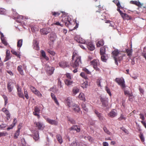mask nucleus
Masks as SVG:
<instances>
[{
  "label": "nucleus",
  "mask_w": 146,
  "mask_h": 146,
  "mask_svg": "<svg viewBox=\"0 0 146 146\" xmlns=\"http://www.w3.org/2000/svg\"><path fill=\"white\" fill-rule=\"evenodd\" d=\"M34 110L35 112L38 113H39L40 111L39 109L37 106H36L35 107Z\"/></svg>",
  "instance_id": "54"
},
{
  "label": "nucleus",
  "mask_w": 146,
  "mask_h": 146,
  "mask_svg": "<svg viewBox=\"0 0 146 146\" xmlns=\"http://www.w3.org/2000/svg\"><path fill=\"white\" fill-rule=\"evenodd\" d=\"M18 94L19 97L22 98H23V94L22 93H21V92H18Z\"/></svg>",
  "instance_id": "58"
},
{
  "label": "nucleus",
  "mask_w": 146,
  "mask_h": 146,
  "mask_svg": "<svg viewBox=\"0 0 146 146\" xmlns=\"http://www.w3.org/2000/svg\"><path fill=\"white\" fill-rule=\"evenodd\" d=\"M56 36L54 32H52L50 35L49 39L52 41H54L56 39Z\"/></svg>",
  "instance_id": "11"
},
{
  "label": "nucleus",
  "mask_w": 146,
  "mask_h": 146,
  "mask_svg": "<svg viewBox=\"0 0 146 146\" xmlns=\"http://www.w3.org/2000/svg\"><path fill=\"white\" fill-rule=\"evenodd\" d=\"M34 44V48L35 50H38L39 49V46L38 45V44L37 43V42L36 40H34L33 42Z\"/></svg>",
  "instance_id": "23"
},
{
  "label": "nucleus",
  "mask_w": 146,
  "mask_h": 146,
  "mask_svg": "<svg viewBox=\"0 0 146 146\" xmlns=\"http://www.w3.org/2000/svg\"><path fill=\"white\" fill-rule=\"evenodd\" d=\"M98 117H99L100 120L101 121H102L104 120V118L102 116V114H101L100 115H99Z\"/></svg>",
  "instance_id": "49"
},
{
  "label": "nucleus",
  "mask_w": 146,
  "mask_h": 146,
  "mask_svg": "<svg viewBox=\"0 0 146 146\" xmlns=\"http://www.w3.org/2000/svg\"><path fill=\"white\" fill-rule=\"evenodd\" d=\"M6 134V133H4L3 132H0V137L5 136Z\"/></svg>",
  "instance_id": "62"
},
{
  "label": "nucleus",
  "mask_w": 146,
  "mask_h": 146,
  "mask_svg": "<svg viewBox=\"0 0 146 146\" xmlns=\"http://www.w3.org/2000/svg\"><path fill=\"white\" fill-rule=\"evenodd\" d=\"M35 94L40 97H41L42 96V94L38 90L36 91V92H35Z\"/></svg>",
  "instance_id": "41"
},
{
  "label": "nucleus",
  "mask_w": 146,
  "mask_h": 146,
  "mask_svg": "<svg viewBox=\"0 0 146 146\" xmlns=\"http://www.w3.org/2000/svg\"><path fill=\"white\" fill-rule=\"evenodd\" d=\"M79 90L77 87H74L73 88L72 92L74 95L76 94L79 92Z\"/></svg>",
  "instance_id": "21"
},
{
  "label": "nucleus",
  "mask_w": 146,
  "mask_h": 146,
  "mask_svg": "<svg viewBox=\"0 0 146 146\" xmlns=\"http://www.w3.org/2000/svg\"><path fill=\"white\" fill-rule=\"evenodd\" d=\"M103 144L104 146H108V144L107 142H104Z\"/></svg>",
  "instance_id": "64"
},
{
  "label": "nucleus",
  "mask_w": 146,
  "mask_h": 146,
  "mask_svg": "<svg viewBox=\"0 0 146 146\" xmlns=\"http://www.w3.org/2000/svg\"><path fill=\"white\" fill-rule=\"evenodd\" d=\"M24 94H25V96L27 99L29 98V96L27 94V91H25V90H24Z\"/></svg>",
  "instance_id": "60"
},
{
  "label": "nucleus",
  "mask_w": 146,
  "mask_h": 146,
  "mask_svg": "<svg viewBox=\"0 0 146 146\" xmlns=\"http://www.w3.org/2000/svg\"><path fill=\"white\" fill-rule=\"evenodd\" d=\"M70 146H81L80 144L76 141H74L71 144Z\"/></svg>",
  "instance_id": "29"
},
{
  "label": "nucleus",
  "mask_w": 146,
  "mask_h": 146,
  "mask_svg": "<svg viewBox=\"0 0 146 146\" xmlns=\"http://www.w3.org/2000/svg\"><path fill=\"white\" fill-rule=\"evenodd\" d=\"M70 130H74L76 131L77 132H79L80 131V128L79 126L77 125H73L69 128Z\"/></svg>",
  "instance_id": "12"
},
{
  "label": "nucleus",
  "mask_w": 146,
  "mask_h": 146,
  "mask_svg": "<svg viewBox=\"0 0 146 146\" xmlns=\"http://www.w3.org/2000/svg\"><path fill=\"white\" fill-rule=\"evenodd\" d=\"M83 70L88 74H90V72L86 68H84Z\"/></svg>",
  "instance_id": "56"
},
{
  "label": "nucleus",
  "mask_w": 146,
  "mask_h": 146,
  "mask_svg": "<svg viewBox=\"0 0 146 146\" xmlns=\"http://www.w3.org/2000/svg\"><path fill=\"white\" fill-rule=\"evenodd\" d=\"M101 55V60L104 62H106L108 58L107 55L106 54H104Z\"/></svg>",
  "instance_id": "20"
},
{
  "label": "nucleus",
  "mask_w": 146,
  "mask_h": 146,
  "mask_svg": "<svg viewBox=\"0 0 146 146\" xmlns=\"http://www.w3.org/2000/svg\"><path fill=\"white\" fill-rule=\"evenodd\" d=\"M51 31V29L50 28H44L41 29L40 32L43 35H47Z\"/></svg>",
  "instance_id": "8"
},
{
  "label": "nucleus",
  "mask_w": 146,
  "mask_h": 146,
  "mask_svg": "<svg viewBox=\"0 0 146 146\" xmlns=\"http://www.w3.org/2000/svg\"><path fill=\"white\" fill-rule=\"evenodd\" d=\"M7 126V125L5 124L2 123L0 125V129H2L5 127Z\"/></svg>",
  "instance_id": "52"
},
{
  "label": "nucleus",
  "mask_w": 146,
  "mask_h": 146,
  "mask_svg": "<svg viewBox=\"0 0 146 146\" xmlns=\"http://www.w3.org/2000/svg\"><path fill=\"white\" fill-rule=\"evenodd\" d=\"M88 86V84L87 82H84L82 84V87L83 88H86Z\"/></svg>",
  "instance_id": "45"
},
{
  "label": "nucleus",
  "mask_w": 146,
  "mask_h": 146,
  "mask_svg": "<svg viewBox=\"0 0 146 146\" xmlns=\"http://www.w3.org/2000/svg\"><path fill=\"white\" fill-rule=\"evenodd\" d=\"M66 76L68 78V79H71V76L70 75V74L69 73H67L66 74Z\"/></svg>",
  "instance_id": "59"
},
{
  "label": "nucleus",
  "mask_w": 146,
  "mask_h": 146,
  "mask_svg": "<svg viewBox=\"0 0 146 146\" xmlns=\"http://www.w3.org/2000/svg\"><path fill=\"white\" fill-rule=\"evenodd\" d=\"M105 52V48L104 47H102L100 49V55H102L106 54Z\"/></svg>",
  "instance_id": "28"
},
{
  "label": "nucleus",
  "mask_w": 146,
  "mask_h": 146,
  "mask_svg": "<svg viewBox=\"0 0 146 146\" xmlns=\"http://www.w3.org/2000/svg\"><path fill=\"white\" fill-rule=\"evenodd\" d=\"M100 101L102 103V106L104 107H107L108 105V98H103L100 97Z\"/></svg>",
  "instance_id": "4"
},
{
  "label": "nucleus",
  "mask_w": 146,
  "mask_h": 146,
  "mask_svg": "<svg viewBox=\"0 0 146 146\" xmlns=\"http://www.w3.org/2000/svg\"><path fill=\"white\" fill-rule=\"evenodd\" d=\"M10 51L7 50L6 52V56L4 60V61L6 62L11 58V56H10Z\"/></svg>",
  "instance_id": "15"
},
{
  "label": "nucleus",
  "mask_w": 146,
  "mask_h": 146,
  "mask_svg": "<svg viewBox=\"0 0 146 146\" xmlns=\"http://www.w3.org/2000/svg\"><path fill=\"white\" fill-rule=\"evenodd\" d=\"M41 53L43 57L46 60H48V58L46 56L45 52L44 51L41 50Z\"/></svg>",
  "instance_id": "32"
},
{
  "label": "nucleus",
  "mask_w": 146,
  "mask_h": 146,
  "mask_svg": "<svg viewBox=\"0 0 146 146\" xmlns=\"http://www.w3.org/2000/svg\"><path fill=\"white\" fill-rule=\"evenodd\" d=\"M106 90L107 92L110 95V96H111V92H110V90L107 87H106Z\"/></svg>",
  "instance_id": "57"
},
{
  "label": "nucleus",
  "mask_w": 146,
  "mask_h": 146,
  "mask_svg": "<svg viewBox=\"0 0 146 146\" xmlns=\"http://www.w3.org/2000/svg\"><path fill=\"white\" fill-rule=\"evenodd\" d=\"M45 68H46V72L50 75H51L53 73L54 70V67L49 66L48 64L46 65Z\"/></svg>",
  "instance_id": "3"
},
{
  "label": "nucleus",
  "mask_w": 146,
  "mask_h": 146,
  "mask_svg": "<svg viewBox=\"0 0 146 146\" xmlns=\"http://www.w3.org/2000/svg\"><path fill=\"white\" fill-rule=\"evenodd\" d=\"M115 111H116L114 110H112L109 113V116L111 117H115L117 115V113Z\"/></svg>",
  "instance_id": "18"
},
{
  "label": "nucleus",
  "mask_w": 146,
  "mask_h": 146,
  "mask_svg": "<svg viewBox=\"0 0 146 146\" xmlns=\"http://www.w3.org/2000/svg\"><path fill=\"white\" fill-rule=\"evenodd\" d=\"M68 121H70L72 124H75V121L73 119H72L71 118H68Z\"/></svg>",
  "instance_id": "40"
},
{
  "label": "nucleus",
  "mask_w": 146,
  "mask_h": 146,
  "mask_svg": "<svg viewBox=\"0 0 146 146\" xmlns=\"http://www.w3.org/2000/svg\"><path fill=\"white\" fill-rule=\"evenodd\" d=\"M77 41L78 43L81 44H85L86 42L85 40L82 38H79L77 40Z\"/></svg>",
  "instance_id": "30"
},
{
  "label": "nucleus",
  "mask_w": 146,
  "mask_h": 146,
  "mask_svg": "<svg viewBox=\"0 0 146 146\" xmlns=\"http://www.w3.org/2000/svg\"><path fill=\"white\" fill-rule=\"evenodd\" d=\"M113 2L116 3L118 7H120V4L118 1L115 0L113 1Z\"/></svg>",
  "instance_id": "47"
},
{
  "label": "nucleus",
  "mask_w": 146,
  "mask_h": 146,
  "mask_svg": "<svg viewBox=\"0 0 146 146\" xmlns=\"http://www.w3.org/2000/svg\"><path fill=\"white\" fill-rule=\"evenodd\" d=\"M115 81L120 86L121 88L122 89L124 88L125 87L124 80L123 78H117L115 80Z\"/></svg>",
  "instance_id": "2"
},
{
  "label": "nucleus",
  "mask_w": 146,
  "mask_h": 146,
  "mask_svg": "<svg viewBox=\"0 0 146 146\" xmlns=\"http://www.w3.org/2000/svg\"><path fill=\"white\" fill-rule=\"evenodd\" d=\"M118 119L119 121H121L122 119L125 120V117H124L123 115H121Z\"/></svg>",
  "instance_id": "51"
},
{
  "label": "nucleus",
  "mask_w": 146,
  "mask_h": 146,
  "mask_svg": "<svg viewBox=\"0 0 146 146\" xmlns=\"http://www.w3.org/2000/svg\"><path fill=\"white\" fill-rule=\"evenodd\" d=\"M47 51L48 53H49L50 54L52 55H54L55 54V53L54 52L52 51L49 49H48L47 50Z\"/></svg>",
  "instance_id": "44"
},
{
  "label": "nucleus",
  "mask_w": 146,
  "mask_h": 146,
  "mask_svg": "<svg viewBox=\"0 0 146 146\" xmlns=\"http://www.w3.org/2000/svg\"><path fill=\"white\" fill-rule=\"evenodd\" d=\"M19 128L18 130L17 131L16 133L14 134V137L15 139H17L18 137V136L19 135V131H20Z\"/></svg>",
  "instance_id": "33"
},
{
  "label": "nucleus",
  "mask_w": 146,
  "mask_h": 146,
  "mask_svg": "<svg viewBox=\"0 0 146 146\" xmlns=\"http://www.w3.org/2000/svg\"><path fill=\"white\" fill-rule=\"evenodd\" d=\"M65 83L66 85L68 86H70L73 84V81L70 79H67L65 80Z\"/></svg>",
  "instance_id": "16"
},
{
  "label": "nucleus",
  "mask_w": 146,
  "mask_h": 146,
  "mask_svg": "<svg viewBox=\"0 0 146 146\" xmlns=\"http://www.w3.org/2000/svg\"><path fill=\"white\" fill-rule=\"evenodd\" d=\"M58 87H59V88H61L62 87V86L61 84V81H60L59 80H58Z\"/></svg>",
  "instance_id": "50"
},
{
  "label": "nucleus",
  "mask_w": 146,
  "mask_h": 146,
  "mask_svg": "<svg viewBox=\"0 0 146 146\" xmlns=\"http://www.w3.org/2000/svg\"><path fill=\"white\" fill-rule=\"evenodd\" d=\"M56 138L58 141L60 143H61L62 142L63 140L62 138V137L60 135H57L56 136Z\"/></svg>",
  "instance_id": "27"
},
{
  "label": "nucleus",
  "mask_w": 146,
  "mask_h": 146,
  "mask_svg": "<svg viewBox=\"0 0 146 146\" xmlns=\"http://www.w3.org/2000/svg\"><path fill=\"white\" fill-rule=\"evenodd\" d=\"M5 113L6 114L7 117V119L9 120L10 119V115L9 113V111L7 110L6 111Z\"/></svg>",
  "instance_id": "36"
},
{
  "label": "nucleus",
  "mask_w": 146,
  "mask_h": 146,
  "mask_svg": "<svg viewBox=\"0 0 146 146\" xmlns=\"http://www.w3.org/2000/svg\"><path fill=\"white\" fill-rule=\"evenodd\" d=\"M14 84L12 81L9 82L7 84V88L9 92L13 90Z\"/></svg>",
  "instance_id": "9"
},
{
  "label": "nucleus",
  "mask_w": 146,
  "mask_h": 146,
  "mask_svg": "<svg viewBox=\"0 0 146 146\" xmlns=\"http://www.w3.org/2000/svg\"><path fill=\"white\" fill-rule=\"evenodd\" d=\"M140 138L141 139V140L143 142L144 141V137L143 134L141 133L140 134Z\"/></svg>",
  "instance_id": "48"
},
{
  "label": "nucleus",
  "mask_w": 146,
  "mask_h": 146,
  "mask_svg": "<svg viewBox=\"0 0 146 146\" xmlns=\"http://www.w3.org/2000/svg\"><path fill=\"white\" fill-rule=\"evenodd\" d=\"M11 52L13 54L16 55L18 57H19L20 55L19 52H16L14 50H11Z\"/></svg>",
  "instance_id": "37"
},
{
  "label": "nucleus",
  "mask_w": 146,
  "mask_h": 146,
  "mask_svg": "<svg viewBox=\"0 0 146 146\" xmlns=\"http://www.w3.org/2000/svg\"><path fill=\"white\" fill-rule=\"evenodd\" d=\"M127 55L128 56H129L131 55L132 52L131 50H127Z\"/></svg>",
  "instance_id": "55"
},
{
  "label": "nucleus",
  "mask_w": 146,
  "mask_h": 146,
  "mask_svg": "<svg viewBox=\"0 0 146 146\" xmlns=\"http://www.w3.org/2000/svg\"><path fill=\"white\" fill-rule=\"evenodd\" d=\"M72 108L73 110L76 112H78L80 110V108L79 107L75 104L73 105V106Z\"/></svg>",
  "instance_id": "17"
},
{
  "label": "nucleus",
  "mask_w": 146,
  "mask_h": 146,
  "mask_svg": "<svg viewBox=\"0 0 146 146\" xmlns=\"http://www.w3.org/2000/svg\"><path fill=\"white\" fill-rule=\"evenodd\" d=\"M22 66L21 65L17 67V70L20 74L21 75H23V70L22 69Z\"/></svg>",
  "instance_id": "25"
},
{
  "label": "nucleus",
  "mask_w": 146,
  "mask_h": 146,
  "mask_svg": "<svg viewBox=\"0 0 146 146\" xmlns=\"http://www.w3.org/2000/svg\"><path fill=\"white\" fill-rule=\"evenodd\" d=\"M72 59V61L70 64L71 66L74 68L78 67L81 64V57L77 55L75 56L73 55Z\"/></svg>",
  "instance_id": "1"
},
{
  "label": "nucleus",
  "mask_w": 146,
  "mask_h": 146,
  "mask_svg": "<svg viewBox=\"0 0 146 146\" xmlns=\"http://www.w3.org/2000/svg\"><path fill=\"white\" fill-rule=\"evenodd\" d=\"M112 53L113 56H117L119 54V52L118 50L115 49L112 52Z\"/></svg>",
  "instance_id": "31"
},
{
  "label": "nucleus",
  "mask_w": 146,
  "mask_h": 146,
  "mask_svg": "<svg viewBox=\"0 0 146 146\" xmlns=\"http://www.w3.org/2000/svg\"><path fill=\"white\" fill-rule=\"evenodd\" d=\"M82 106L83 109L86 111H88V109L86 108L85 104L83 103H82Z\"/></svg>",
  "instance_id": "34"
},
{
  "label": "nucleus",
  "mask_w": 146,
  "mask_h": 146,
  "mask_svg": "<svg viewBox=\"0 0 146 146\" xmlns=\"http://www.w3.org/2000/svg\"><path fill=\"white\" fill-rule=\"evenodd\" d=\"M98 42L99 43V44H100L101 46L103 45L104 44L103 41V40H100Z\"/></svg>",
  "instance_id": "63"
},
{
  "label": "nucleus",
  "mask_w": 146,
  "mask_h": 146,
  "mask_svg": "<svg viewBox=\"0 0 146 146\" xmlns=\"http://www.w3.org/2000/svg\"><path fill=\"white\" fill-rule=\"evenodd\" d=\"M66 103L67 105L69 107H72L73 105L75 104L73 103L71 99L70 98H68L66 100Z\"/></svg>",
  "instance_id": "10"
},
{
  "label": "nucleus",
  "mask_w": 146,
  "mask_h": 146,
  "mask_svg": "<svg viewBox=\"0 0 146 146\" xmlns=\"http://www.w3.org/2000/svg\"><path fill=\"white\" fill-rule=\"evenodd\" d=\"M51 96L52 99H53L55 102V103L57 104L58 105L59 103L58 102L57 99L55 95L52 93H51Z\"/></svg>",
  "instance_id": "22"
},
{
  "label": "nucleus",
  "mask_w": 146,
  "mask_h": 146,
  "mask_svg": "<svg viewBox=\"0 0 146 146\" xmlns=\"http://www.w3.org/2000/svg\"><path fill=\"white\" fill-rule=\"evenodd\" d=\"M1 40L2 43L5 45H7V43L6 40L4 38L2 39Z\"/></svg>",
  "instance_id": "53"
},
{
  "label": "nucleus",
  "mask_w": 146,
  "mask_h": 146,
  "mask_svg": "<svg viewBox=\"0 0 146 146\" xmlns=\"http://www.w3.org/2000/svg\"><path fill=\"white\" fill-rule=\"evenodd\" d=\"M5 10L4 9L0 8V14H4L5 13Z\"/></svg>",
  "instance_id": "42"
},
{
  "label": "nucleus",
  "mask_w": 146,
  "mask_h": 146,
  "mask_svg": "<svg viewBox=\"0 0 146 146\" xmlns=\"http://www.w3.org/2000/svg\"><path fill=\"white\" fill-rule=\"evenodd\" d=\"M78 97L80 100H84V101H86L84 95L83 93H80L78 96Z\"/></svg>",
  "instance_id": "24"
},
{
  "label": "nucleus",
  "mask_w": 146,
  "mask_h": 146,
  "mask_svg": "<svg viewBox=\"0 0 146 146\" xmlns=\"http://www.w3.org/2000/svg\"><path fill=\"white\" fill-rule=\"evenodd\" d=\"M59 65L62 68L67 67L68 66L67 62L65 61H63L60 62L59 64Z\"/></svg>",
  "instance_id": "14"
},
{
  "label": "nucleus",
  "mask_w": 146,
  "mask_h": 146,
  "mask_svg": "<svg viewBox=\"0 0 146 146\" xmlns=\"http://www.w3.org/2000/svg\"><path fill=\"white\" fill-rule=\"evenodd\" d=\"M56 88L55 87H54V86H53V87H52V88H51L50 89V91H52L53 92H56L58 91V89H57L56 90Z\"/></svg>",
  "instance_id": "46"
},
{
  "label": "nucleus",
  "mask_w": 146,
  "mask_h": 146,
  "mask_svg": "<svg viewBox=\"0 0 146 146\" xmlns=\"http://www.w3.org/2000/svg\"><path fill=\"white\" fill-rule=\"evenodd\" d=\"M35 124L38 129L43 130L44 128V125L42 123L40 122H35Z\"/></svg>",
  "instance_id": "6"
},
{
  "label": "nucleus",
  "mask_w": 146,
  "mask_h": 146,
  "mask_svg": "<svg viewBox=\"0 0 146 146\" xmlns=\"http://www.w3.org/2000/svg\"><path fill=\"white\" fill-rule=\"evenodd\" d=\"M91 63L93 65L94 68L96 70H99V68L97 67L99 64V61L98 60H94L91 62Z\"/></svg>",
  "instance_id": "5"
},
{
  "label": "nucleus",
  "mask_w": 146,
  "mask_h": 146,
  "mask_svg": "<svg viewBox=\"0 0 146 146\" xmlns=\"http://www.w3.org/2000/svg\"><path fill=\"white\" fill-rule=\"evenodd\" d=\"M23 40L22 39H20L18 40L17 42V46L18 47H21L22 45V42Z\"/></svg>",
  "instance_id": "35"
},
{
  "label": "nucleus",
  "mask_w": 146,
  "mask_h": 146,
  "mask_svg": "<svg viewBox=\"0 0 146 146\" xmlns=\"http://www.w3.org/2000/svg\"><path fill=\"white\" fill-rule=\"evenodd\" d=\"M38 133V131H35L34 132V135L33 136V138L35 140V141L38 140L39 139V135Z\"/></svg>",
  "instance_id": "19"
},
{
  "label": "nucleus",
  "mask_w": 146,
  "mask_h": 146,
  "mask_svg": "<svg viewBox=\"0 0 146 146\" xmlns=\"http://www.w3.org/2000/svg\"><path fill=\"white\" fill-rule=\"evenodd\" d=\"M139 115H140V118L143 121L145 119V118L144 117V113H141Z\"/></svg>",
  "instance_id": "39"
},
{
  "label": "nucleus",
  "mask_w": 146,
  "mask_h": 146,
  "mask_svg": "<svg viewBox=\"0 0 146 146\" xmlns=\"http://www.w3.org/2000/svg\"><path fill=\"white\" fill-rule=\"evenodd\" d=\"M87 44L88 46V48L90 50L92 51L95 49V47L92 42H88Z\"/></svg>",
  "instance_id": "13"
},
{
  "label": "nucleus",
  "mask_w": 146,
  "mask_h": 146,
  "mask_svg": "<svg viewBox=\"0 0 146 146\" xmlns=\"http://www.w3.org/2000/svg\"><path fill=\"white\" fill-rule=\"evenodd\" d=\"M46 120L49 123L54 125H57L58 124V122L55 120L52 119L48 118H47Z\"/></svg>",
  "instance_id": "7"
},
{
  "label": "nucleus",
  "mask_w": 146,
  "mask_h": 146,
  "mask_svg": "<svg viewBox=\"0 0 146 146\" xmlns=\"http://www.w3.org/2000/svg\"><path fill=\"white\" fill-rule=\"evenodd\" d=\"M37 113L36 112L34 111L33 112V114L34 115L37 116L38 118H39L40 117V115L39 114Z\"/></svg>",
  "instance_id": "61"
},
{
  "label": "nucleus",
  "mask_w": 146,
  "mask_h": 146,
  "mask_svg": "<svg viewBox=\"0 0 146 146\" xmlns=\"http://www.w3.org/2000/svg\"><path fill=\"white\" fill-rule=\"evenodd\" d=\"M123 89V91L124 92V94L125 95H128L129 97H131L132 96V94H130L129 93V92L127 90H126L124 88Z\"/></svg>",
  "instance_id": "26"
},
{
  "label": "nucleus",
  "mask_w": 146,
  "mask_h": 146,
  "mask_svg": "<svg viewBox=\"0 0 146 146\" xmlns=\"http://www.w3.org/2000/svg\"><path fill=\"white\" fill-rule=\"evenodd\" d=\"M103 129L104 131L107 133V134L111 135V133L110 132V131L108 130L107 128L106 127H104L103 128Z\"/></svg>",
  "instance_id": "38"
},
{
  "label": "nucleus",
  "mask_w": 146,
  "mask_h": 146,
  "mask_svg": "<svg viewBox=\"0 0 146 146\" xmlns=\"http://www.w3.org/2000/svg\"><path fill=\"white\" fill-rule=\"evenodd\" d=\"M30 88L32 91L34 93L36 92V91H37V90L33 86H31L30 87Z\"/></svg>",
  "instance_id": "43"
}]
</instances>
